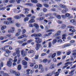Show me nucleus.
Masks as SVG:
<instances>
[{"mask_svg":"<svg viewBox=\"0 0 76 76\" xmlns=\"http://www.w3.org/2000/svg\"><path fill=\"white\" fill-rule=\"evenodd\" d=\"M4 24H5V25H9V24H10V21H5L4 22Z\"/></svg>","mask_w":76,"mask_h":76,"instance_id":"obj_19","label":"nucleus"},{"mask_svg":"<svg viewBox=\"0 0 76 76\" xmlns=\"http://www.w3.org/2000/svg\"><path fill=\"white\" fill-rule=\"evenodd\" d=\"M31 1L32 3H38L37 0H31Z\"/></svg>","mask_w":76,"mask_h":76,"instance_id":"obj_17","label":"nucleus"},{"mask_svg":"<svg viewBox=\"0 0 76 76\" xmlns=\"http://www.w3.org/2000/svg\"><path fill=\"white\" fill-rule=\"evenodd\" d=\"M20 73L19 72H16L15 73V75L16 76H20Z\"/></svg>","mask_w":76,"mask_h":76,"instance_id":"obj_23","label":"nucleus"},{"mask_svg":"<svg viewBox=\"0 0 76 76\" xmlns=\"http://www.w3.org/2000/svg\"><path fill=\"white\" fill-rule=\"evenodd\" d=\"M55 30L53 29H50L46 31L47 32H54Z\"/></svg>","mask_w":76,"mask_h":76,"instance_id":"obj_16","label":"nucleus"},{"mask_svg":"<svg viewBox=\"0 0 76 76\" xmlns=\"http://www.w3.org/2000/svg\"><path fill=\"white\" fill-rule=\"evenodd\" d=\"M20 35V33L19 32H18L15 35V36H19Z\"/></svg>","mask_w":76,"mask_h":76,"instance_id":"obj_58","label":"nucleus"},{"mask_svg":"<svg viewBox=\"0 0 76 76\" xmlns=\"http://www.w3.org/2000/svg\"><path fill=\"white\" fill-rule=\"evenodd\" d=\"M72 63H73V62H68L64 64V65H67V64H72Z\"/></svg>","mask_w":76,"mask_h":76,"instance_id":"obj_20","label":"nucleus"},{"mask_svg":"<svg viewBox=\"0 0 76 76\" xmlns=\"http://www.w3.org/2000/svg\"><path fill=\"white\" fill-rule=\"evenodd\" d=\"M18 42V43L19 44H22V43H23V41H19Z\"/></svg>","mask_w":76,"mask_h":76,"instance_id":"obj_62","label":"nucleus"},{"mask_svg":"<svg viewBox=\"0 0 76 76\" xmlns=\"http://www.w3.org/2000/svg\"><path fill=\"white\" fill-rule=\"evenodd\" d=\"M45 19V17H41L36 19L37 20H39V21H41Z\"/></svg>","mask_w":76,"mask_h":76,"instance_id":"obj_7","label":"nucleus"},{"mask_svg":"<svg viewBox=\"0 0 76 76\" xmlns=\"http://www.w3.org/2000/svg\"><path fill=\"white\" fill-rule=\"evenodd\" d=\"M31 37H38L37 34H34L31 35Z\"/></svg>","mask_w":76,"mask_h":76,"instance_id":"obj_22","label":"nucleus"},{"mask_svg":"<svg viewBox=\"0 0 76 76\" xmlns=\"http://www.w3.org/2000/svg\"><path fill=\"white\" fill-rule=\"evenodd\" d=\"M10 72L11 73H15V71L13 70L12 69H11L10 70Z\"/></svg>","mask_w":76,"mask_h":76,"instance_id":"obj_36","label":"nucleus"},{"mask_svg":"<svg viewBox=\"0 0 76 76\" xmlns=\"http://www.w3.org/2000/svg\"><path fill=\"white\" fill-rule=\"evenodd\" d=\"M26 37V35L25 34H24L22 36L19 37L18 38V39H22V38H23Z\"/></svg>","mask_w":76,"mask_h":76,"instance_id":"obj_10","label":"nucleus"},{"mask_svg":"<svg viewBox=\"0 0 76 76\" xmlns=\"http://www.w3.org/2000/svg\"><path fill=\"white\" fill-rule=\"evenodd\" d=\"M27 44H28V43L25 42L22 44V46H25V45H27Z\"/></svg>","mask_w":76,"mask_h":76,"instance_id":"obj_59","label":"nucleus"},{"mask_svg":"<svg viewBox=\"0 0 76 76\" xmlns=\"http://www.w3.org/2000/svg\"><path fill=\"white\" fill-rule=\"evenodd\" d=\"M15 2V0H11L10 1V3H13Z\"/></svg>","mask_w":76,"mask_h":76,"instance_id":"obj_39","label":"nucleus"},{"mask_svg":"<svg viewBox=\"0 0 76 76\" xmlns=\"http://www.w3.org/2000/svg\"><path fill=\"white\" fill-rule=\"evenodd\" d=\"M43 15V13H42V12H40V13L39 14L38 16H42V15Z\"/></svg>","mask_w":76,"mask_h":76,"instance_id":"obj_55","label":"nucleus"},{"mask_svg":"<svg viewBox=\"0 0 76 76\" xmlns=\"http://www.w3.org/2000/svg\"><path fill=\"white\" fill-rule=\"evenodd\" d=\"M36 64V63L34 62L33 63H31L30 65V67H33L34 66V64Z\"/></svg>","mask_w":76,"mask_h":76,"instance_id":"obj_41","label":"nucleus"},{"mask_svg":"<svg viewBox=\"0 0 76 76\" xmlns=\"http://www.w3.org/2000/svg\"><path fill=\"white\" fill-rule=\"evenodd\" d=\"M18 70H20L21 69V65H19L18 66Z\"/></svg>","mask_w":76,"mask_h":76,"instance_id":"obj_31","label":"nucleus"},{"mask_svg":"<svg viewBox=\"0 0 76 76\" xmlns=\"http://www.w3.org/2000/svg\"><path fill=\"white\" fill-rule=\"evenodd\" d=\"M56 53H53L51 56V58H53L56 57Z\"/></svg>","mask_w":76,"mask_h":76,"instance_id":"obj_24","label":"nucleus"},{"mask_svg":"<svg viewBox=\"0 0 76 76\" xmlns=\"http://www.w3.org/2000/svg\"><path fill=\"white\" fill-rule=\"evenodd\" d=\"M33 41V40L32 39H30L27 41V43L28 44H29V43H31V42Z\"/></svg>","mask_w":76,"mask_h":76,"instance_id":"obj_44","label":"nucleus"},{"mask_svg":"<svg viewBox=\"0 0 76 76\" xmlns=\"http://www.w3.org/2000/svg\"><path fill=\"white\" fill-rule=\"evenodd\" d=\"M61 34V31H58L57 33L56 34V36H58L60 35Z\"/></svg>","mask_w":76,"mask_h":76,"instance_id":"obj_14","label":"nucleus"},{"mask_svg":"<svg viewBox=\"0 0 76 76\" xmlns=\"http://www.w3.org/2000/svg\"><path fill=\"white\" fill-rule=\"evenodd\" d=\"M51 34H52V32H50L48 33V34H45V37H48V36H50V35Z\"/></svg>","mask_w":76,"mask_h":76,"instance_id":"obj_21","label":"nucleus"},{"mask_svg":"<svg viewBox=\"0 0 76 76\" xmlns=\"http://www.w3.org/2000/svg\"><path fill=\"white\" fill-rule=\"evenodd\" d=\"M57 42V40L56 39H54L53 41L52 44H54Z\"/></svg>","mask_w":76,"mask_h":76,"instance_id":"obj_30","label":"nucleus"},{"mask_svg":"<svg viewBox=\"0 0 76 76\" xmlns=\"http://www.w3.org/2000/svg\"><path fill=\"white\" fill-rule=\"evenodd\" d=\"M18 7L17 8V9H18V10H20V7H21V8H22V7H23L22 6H20V5H18Z\"/></svg>","mask_w":76,"mask_h":76,"instance_id":"obj_42","label":"nucleus"},{"mask_svg":"<svg viewBox=\"0 0 76 76\" xmlns=\"http://www.w3.org/2000/svg\"><path fill=\"white\" fill-rule=\"evenodd\" d=\"M61 17L62 18H63V19H66V15H61Z\"/></svg>","mask_w":76,"mask_h":76,"instance_id":"obj_54","label":"nucleus"},{"mask_svg":"<svg viewBox=\"0 0 76 76\" xmlns=\"http://www.w3.org/2000/svg\"><path fill=\"white\" fill-rule=\"evenodd\" d=\"M28 20H29V18L26 17L24 18V21L26 22V21H28Z\"/></svg>","mask_w":76,"mask_h":76,"instance_id":"obj_37","label":"nucleus"},{"mask_svg":"<svg viewBox=\"0 0 76 76\" xmlns=\"http://www.w3.org/2000/svg\"><path fill=\"white\" fill-rule=\"evenodd\" d=\"M4 39V37L3 36H1L0 37V40H3Z\"/></svg>","mask_w":76,"mask_h":76,"instance_id":"obj_47","label":"nucleus"},{"mask_svg":"<svg viewBox=\"0 0 76 76\" xmlns=\"http://www.w3.org/2000/svg\"><path fill=\"white\" fill-rule=\"evenodd\" d=\"M16 50V54H17V56L18 57H20V50Z\"/></svg>","mask_w":76,"mask_h":76,"instance_id":"obj_11","label":"nucleus"},{"mask_svg":"<svg viewBox=\"0 0 76 76\" xmlns=\"http://www.w3.org/2000/svg\"><path fill=\"white\" fill-rule=\"evenodd\" d=\"M47 61H48V60H47V59H44L43 60V63H46V62H47Z\"/></svg>","mask_w":76,"mask_h":76,"instance_id":"obj_52","label":"nucleus"},{"mask_svg":"<svg viewBox=\"0 0 76 76\" xmlns=\"http://www.w3.org/2000/svg\"><path fill=\"white\" fill-rule=\"evenodd\" d=\"M56 18L58 19H61V16L60 15H58L56 16Z\"/></svg>","mask_w":76,"mask_h":76,"instance_id":"obj_35","label":"nucleus"},{"mask_svg":"<svg viewBox=\"0 0 76 76\" xmlns=\"http://www.w3.org/2000/svg\"><path fill=\"white\" fill-rule=\"evenodd\" d=\"M34 52V51L32 50H29L28 51V54H31V53L32 54V53Z\"/></svg>","mask_w":76,"mask_h":76,"instance_id":"obj_25","label":"nucleus"},{"mask_svg":"<svg viewBox=\"0 0 76 76\" xmlns=\"http://www.w3.org/2000/svg\"><path fill=\"white\" fill-rule=\"evenodd\" d=\"M6 53H8V54L9 53H11L10 51L8 49L7 50H6Z\"/></svg>","mask_w":76,"mask_h":76,"instance_id":"obj_46","label":"nucleus"},{"mask_svg":"<svg viewBox=\"0 0 76 76\" xmlns=\"http://www.w3.org/2000/svg\"><path fill=\"white\" fill-rule=\"evenodd\" d=\"M14 18L16 19H20V17L18 15H15L14 17Z\"/></svg>","mask_w":76,"mask_h":76,"instance_id":"obj_15","label":"nucleus"},{"mask_svg":"<svg viewBox=\"0 0 76 76\" xmlns=\"http://www.w3.org/2000/svg\"><path fill=\"white\" fill-rule=\"evenodd\" d=\"M4 55L5 57H8V56H9V54L7 53H6Z\"/></svg>","mask_w":76,"mask_h":76,"instance_id":"obj_63","label":"nucleus"},{"mask_svg":"<svg viewBox=\"0 0 76 76\" xmlns=\"http://www.w3.org/2000/svg\"><path fill=\"white\" fill-rule=\"evenodd\" d=\"M7 20H12V18L10 17L7 18Z\"/></svg>","mask_w":76,"mask_h":76,"instance_id":"obj_64","label":"nucleus"},{"mask_svg":"<svg viewBox=\"0 0 76 76\" xmlns=\"http://www.w3.org/2000/svg\"><path fill=\"white\" fill-rule=\"evenodd\" d=\"M43 6H45V7H49V5L48 4H43Z\"/></svg>","mask_w":76,"mask_h":76,"instance_id":"obj_28","label":"nucleus"},{"mask_svg":"<svg viewBox=\"0 0 76 76\" xmlns=\"http://www.w3.org/2000/svg\"><path fill=\"white\" fill-rule=\"evenodd\" d=\"M7 27H6V26H2V27L1 28V30H4V29L6 28Z\"/></svg>","mask_w":76,"mask_h":76,"instance_id":"obj_32","label":"nucleus"},{"mask_svg":"<svg viewBox=\"0 0 76 76\" xmlns=\"http://www.w3.org/2000/svg\"><path fill=\"white\" fill-rule=\"evenodd\" d=\"M66 25L64 24H63L62 25V26L61 27V28L63 29H64V28H66Z\"/></svg>","mask_w":76,"mask_h":76,"instance_id":"obj_18","label":"nucleus"},{"mask_svg":"<svg viewBox=\"0 0 76 76\" xmlns=\"http://www.w3.org/2000/svg\"><path fill=\"white\" fill-rule=\"evenodd\" d=\"M71 45V44L70 43H68V44H66L62 46H61V48H66L67 47H69V46H70Z\"/></svg>","mask_w":76,"mask_h":76,"instance_id":"obj_2","label":"nucleus"},{"mask_svg":"<svg viewBox=\"0 0 76 76\" xmlns=\"http://www.w3.org/2000/svg\"><path fill=\"white\" fill-rule=\"evenodd\" d=\"M11 30L12 33H14L15 31V28L14 27H12L11 28Z\"/></svg>","mask_w":76,"mask_h":76,"instance_id":"obj_13","label":"nucleus"},{"mask_svg":"<svg viewBox=\"0 0 76 76\" xmlns=\"http://www.w3.org/2000/svg\"><path fill=\"white\" fill-rule=\"evenodd\" d=\"M22 0H16V1H17V3L19 4V3H20V2Z\"/></svg>","mask_w":76,"mask_h":76,"instance_id":"obj_57","label":"nucleus"},{"mask_svg":"<svg viewBox=\"0 0 76 76\" xmlns=\"http://www.w3.org/2000/svg\"><path fill=\"white\" fill-rule=\"evenodd\" d=\"M17 56H15L14 58V60L13 61L14 62H16L18 61V59H17Z\"/></svg>","mask_w":76,"mask_h":76,"instance_id":"obj_27","label":"nucleus"},{"mask_svg":"<svg viewBox=\"0 0 76 76\" xmlns=\"http://www.w3.org/2000/svg\"><path fill=\"white\" fill-rule=\"evenodd\" d=\"M34 25L36 29L37 30V31H39V25L36 23H34Z\"/></svg>","mask_w":76,"mask_h":76,"instance_id":"obj_3","label":"nucleus"},{"mask_svg":"<svg viewBox=\"0 0 76 76\" xmlns=\"http://www.w3.org/2000/svg\"><path fill=\"white\" fill-rule=\"evenodd\" d=\"M76 52L74 53H72V54L71 55V56L73 57L74 56H76Z\"/></svg>","mask_w":76,"mask_h":76,"instance_id":"obj_60","label":"nucleus"},{"mask_svg":"<svg viewBox=\"0 0 76 76\" xmlns=\"http://www.w3.org/2000/svg\"><path fill=\"white\" fill-rule=\"evenodd\" d=\"M5 9H6V7H4L2 8H1V10L4 11V10H5Z\"/></svg>","mask_w":76,"mask_h":76,"instance_id":"obj_56","label":"nucleus"},{"mask_svg":"<svg viewBox=\"0 0 76 76\" xmlns=\"http://www.w3.org/2000/svg\"><path fill=\"white\" fill-rule=\"evenodd\" d=\"M60 6L61 7V8H63V9H66V8L67 7L66 6L62 4H60Z\"/></svg>","mask_w":76,"mask_h":76,"instance_id":"obj_12","label":"nucleus"},{"mask_svg":"<svg viewBox=\"0 0 76 76\" xmlns=\"http://www.w3.org/2000/svg\"><path fill=\"white\" fill-rule=\"evenodd\" d=\"M34 39H36L35 40L37 44H39V43H41L42 42V39L39 38V37H36Z\"/></svg>","mask_w":76,"mask_h":76,"instance_id":"obj_1","label":"nucleus"},{"mask_svg":"<svg viewBox=\"0 0 76 76\" xmlns=\"http://www.w3.org/2000/svg\"><path fill=\"white\" fill-rule=\"evenodd\" d=\"M61 51H58L57 52V54L58 56H60V55H61Z\"/></svg>","mask_w":76,"mask_h":76,"instance_id":"obj_43","label":"nucleus"},{"mask_svg":"<svg viewBox=\"0 0 76 76\" xmlns=\"http://www.w3.org/2000/svg\"><path fill=\"white\" fill-rule=\"evenodd\" d=\"M9 41V40L7 39V40H4V41H1V43H4V42H7V41Z\"/></svg>","mask_w":76,"mask_h":76,"instance_id":"obj_48","label":"nucleus"},{"mask_svg":"<svg viewBox=\"0 0 76 76\" xmlns=\"http://www.w3.org/2000/svg\"><path fill=\"white\" fill-rule=\"evenodd\" d=\"M42 69V64H40L39 66V69Z\"/></svg>","mask_w":76,"mask_h":76,"instance_id":"obj_49","label":"nucleus"},{"mask_svg":"<svg viewBox=\"0 0 76 76\" xmlns=\"http://www.w3.org/2000/svg\"><path fill=\"white\" fill-rule=\"evenodd\" d=\"M49 47H51V46L52 45V43L51 42H49L48 44Z\"/></svg>","mask_w":76,"mask_h":76,"instance_id":"obj_51","label":"nucleus"},{"mask_svg":"<svg viewBox=\"0 0 76 76\" xmlns=\"http://www.w3.org/2000/svg\"><path fill=\"white\" fill-rule=\"evenodd\" d=\"M37 34V37H40L42 36V34Z\"/></svg>","mask_w":76,"mask_h":76,"instance_id":"obj_53","label":"nucleus"},{"mask_svg":"<svg viewBox=\"0 0 76 76\" xmlns=\"http://www.w3.org/2000/svg\"><path fill=\"white\" fill-rule=\"evenodd\" d=\"M12 62L8 61L7 62V65L8 67H11L12 66Z\"/></svg>","mask_w":76,"mask_h":76,"instance_id":"obj_9","label":"nucleus"},{"mask_svg":"<svg viewBox=\"0 0 76 76\" xmlns=\"http://www.w3.org/2000/svg\"><path fill=\"white\" fill-rule=\"evenodd\" d=\"M41 47V44H40L37 43L36 45V50H38L39 49V47Z\"/></svg>","mask_w":76,"mask_h":76,"instance_id":"obj_6","label":"nucleus"},{"mask_svg":"<svg viewBox=\"0 0 76 76\" xmlns=\"http://www.w3.org/2000/svg\"><path fill=\"white\" fill-rule=\"evenodd\" d=\"M35 22V20L34 19H31L29 21V23H33Z\"/></svg>","mask_w":76,"mask_h":76,"instance_id":"obj_26","label":"nucleus"},{"mask_svg":"<svg viewBox=\"0 0 76 76\" xmlns=\"http://www.w3.org/2000/svg\"><path fill=\"white\" fill-rule=\"evenodd\" d=\"M65 15L66 18H67V17H69V16L70 15L69 14L67 13L65 14Z\"/></svg>","mask_w":76,"mask_h":76,"instance_id":"obj_40","label":"nucleus"},{"mask_svg":"<svg viewBox=\"0 0 76 76\" xmlns=\"http://www.w3.org/2000/svg\"><path fill=\"white\" fill-rule=\"evenodd\" d=\"M21 55H22V56H23L24 57H25V56H26V54L25 51L24 52V50H22L21 51Z\"/></svg>","mask_w":76,"mask_h":76,"instance_id":"obj_8","label":"nucleus"},{"mask_svg":"<svg viewBox=\"0 0 76 76\" xmlns=\"http://www.w3.org/2000/svg\"><path fill=\"white\" fill-rule=\"evenodd\" d=\"M66 34H63L62 35V37H63L62 38V39H66V38L65 37H66Z\"/></svg>","mask_w":76,"mask_h":76,"instance_id":"obj_29","label":"nucleus"},{"mask_svg":"<svg viewBox=\"0 0 76 76\" xmlns=\"http://www.w3.org/2000/svg\"><path fill=\"white\" fill-rule=\"evenodd\" d=\"M43 10L44 12H47V10L46 9V8H43Z\"/></svg>","mask_w":76,"mask_h":76,"instance_id":"obj_50","label":"nucleus"},{"mask_svg":"<svg viewBox=\"0 0 76 76\" xmlns=\"http://www.w3.org/2000/svg\"><path fill=\"white\" fill-rule=\"evenodd\" d=\"M25 32H26V30L25 29H23L22 31V34H24Z\"/></svg>","mask_w":76,"mask_h":76,"instance_id":"obj_38","label":"nucleus"},{"mask_svg":"<svg viewBox=\"0 0 76 76\" xmlns=\"http://www.w3.org/2000/svg\"><path fill=\"white\" fill-rule=\"evenodd\" d=\"M70 22L74 25H76V21L75 19H72L70 20Z\"/></svg>","mask_w":76,"mask_h":76,"instance_id":"obj_4","label":"nucleus"},{"mask_svg":"<svg viewBox=\"0 0 76 76\" xmlns=\"http://www.w3.org/2000/svg\"><path fill=\"white\" fill-rule=\"evenodd\" d=\"M31 71V70L30 69H28L26 70L27 75H29V71Z\"/></svg>","mask_w":76,"mask_h":76,"instance_id":"obj_33","label":"nucleus"},{"mask_svg":"<svg viewBox=\"0 0 76 76\" xmlns=\"http://www.w3.org/2000/svg\"><path fill=\"white\" fill-rule=\"evenodd\" d=\"M53 66H54V64H53L52 65H51L50 67V69H54V67Z\"/></svg>","mask_w":76,"mask_h":76,"instance_id":"obj_45","label":"nucleus"},{"mask_svg":"<svg viewBox=\"0 0 76 76\" xmlns=\"http://www.w3.org/2000/svg\"><path fill=\"white\" fill-rule=\"evenodd\" d=\"M20 59H19L18 60V61L17 62V64H20Z\"/></svg>","mask_w":76,"mask_h":76,"instance_id":"obj_61","label":"nucleus"},{"mask_svg":"<svg viewBox=\"0 0 76 76\" xmlns=\"http://www.w3.org/2000/svg\"><path fill=\"white\" fill-rule=\"evenodd\" d=\"M37 7H41L42 6V5L40 4H37Z\"/></svg>","mask_w":76,"mask_h":76,"instance_id":"obj_34","label":"nucleus"},{"mask_svg":"<svg viewBox=\"0 0 76 76\" xmlns=\"http://www.w3.org/2000/svg\"><path fill=\"white\" fill-rule=\"evenodd\" d=\"M22 64L23 65L26 66H24V68H26L27 67V62L25 60H23L22 61Z\"/></svg>","mask_w":76,"mask_h":76,"instance_id":"obj_5","label":"nucleus"}]
</instances>
